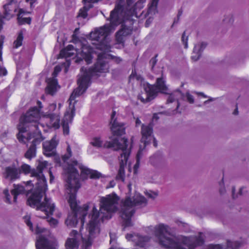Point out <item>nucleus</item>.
<instances>
[{
	"label": "nucleus",
	"instance_id": "1",
	"mask_svg": "<svg viewBox=\"0 0 249 249\" xmlns=\"http://www.w3.org/2000/svg\"><path fill=\"white\" fill-rule=\"evenodd\" d=\"M158 1L159 0H152L149 3L148 16L155 15L157 13ZM132 4V0H118L114 9L110 12V24L96 28L90 33L89 40L94 47H91L87 40H84L77 43L76 47H80V49L74 48L72 45H69L60 51L59 55L61 57H75V62L79 63L85 60L87 64L91 62L93 54L97 53L95 49L102 51L98 53L97 62L93 69L89 70L83 67L81 69V74L77 80L78 87L74 90L70 97L69 106L62 120V125L64 135L69 134V125L71 123L75 115V99L86 90L89 85L90 77L94 75H99L98 73L107 72L109 69L108 60H114L117 63L122 61L120 57L108 53L111 47L107 36L116 26L123 21L126 22L130 19V17L133 16L135 8Z\"/></svg>",
	"mask_w": 249,
	"mask_h": 249
},
{
	"label": "nucleus",
	"instance_id": "2",
	"mask_svg": "<svg viewBox=\"0 0 249 249\" xmlns=\"http://www.w3.org/2000/svg\"><path fill=\"white\" fill-rule=\"evenodd\" d=\"M67 181L69 186L67 193V199L72 212L69 214L65 223L68 227H75L77 223V218L79 217L81 224L83 226L86 218L88 217L89 220L85 231L83 228L80 230L84 245L87 248L91 245L93 239L99 234L101 223L106 219L111 218L112 214L118 211L120 198L115 193L100 197L99 210L94 204L87 216L89 209L88 204H86L78 208L76 195L79 185L77 182L74 180L75 186L71 188L72 182L69 178Z\"/></svg>",
	"mask_w": 249,
	"mask_h": 249
},
{
	"label": "nucleus",
	"instance_id": "3",
	"mask_svg": "<svg viewBox=\"0 0 249 249\" xmlns=\"http://www.w3.org/2000/svg\"><path fill=\"white\" fill-rule=\"evenodd\" d=\"M36 169H32L31 166L26 163H23L20 167V175L23 173L25 175L31 173V176L34 178L36 182L35 183V189L32 191L27 199V204L33 208H36L37 211L44 213V215L40 216L42 218H48L50 215H52L54 210V204L50 198L45 196L44 200L41 201L42 198L45 195L47 190L46 178L43 174V170L50 166L48 162L42 160H37Z\"/></svg>",
	"mask_w": 249,
	"mask_h": 249
},
{
	"label": "nucleus",
	"instance_id": "4",
	"mask_svg": "<svg viewBox=\"0 0 249 249\" xmlns=\"http://www.w3.org/2000/svg\"><path fill=\"white\" fill-rule=\"evenodd\" d=\"M80 154L79 148L71 150L70 146L68 145L66 153L61 158L58 156H55L54 158V162L57 166H62L63 169L64 178L66 181V193H68L69 188L67 179L70 178L71 180V188L74 187V180H76L79 187L80 184L79 180V173L76 167L78 166L81 170V176L83 178H98L100 174L95 170H92L82 164L79 161L75 159L78 157Z\"/></svg>",
	"mask_w": 249,
	"mask_h": 249
},
{
	"label": "nucleus",
	"instance_id": "5",
	"mask_svg": "<svg viewBox=\"0 0 249 249\" xmlns=\"http://www.w3.org/2000/svg\"><path fill=\"white\" fill-rule=\"evenodd\" d=\"M148 229L153 232L161 246L169 249H194L204 242L202 233H200L198 237H176L170 233L169 227L162 223L150 226Z\"/></svg>",
	"mask_w": 249,
	"mask_h": 249
},
{
	"label": "nucleus",
	"instance_id": "6",
	"mask_svg": "<svg viewBox=\"0 0 249 249\" xmlns=\"http://www.w3.org/2000/svg\"><path fill=\"white\" fill-rule=\"evenodd\" d=\"M43 116L41 117L40 110L37 107H31L25 114L22 115L19 120L18 128V133L17 138L20 142H25L31 138V135L36 134L37 131L41 134V127L47 131Z\"/></svg>",
	"mask_w": 249,
	"mask_h": 249
},
{
	"label": "nucleus",
	"instance_id": "7",
	"mask_svg": "<svg viewBox=\"0 0 249 249\" xmlns=\"http://www.w3.org/2000/svg\"><path fill=\"white\" fill-rule=\"evenodd\" d=\"M24 221L30 230L38 234L36 243V249H56V244L55 242L49 240L46 236L49 235L50 231L48 230L42 228L36 225L34 220L31 217L30 214H26L23 217Z\"/></svg>",
	"mask_w": 249,
	"mask_h": 249
},
{
	"label": "nucleus",
	"instance_id": "8",
	"mask_svg": "<svg viewBox=\"0 0 249 249\" xmlns=\"http://www.w3.org/2000/svg\"><path fill=\"white\" fill-rule=\"evenodd\" d=\"M146 202V199L138 193H136L133 198L127 196L121 201V217L125 227L132 225L131 219L135 213L134 207L145 204Z\"/></svg>",
	"mask_w": 249,
	"mask_h": 249
},
{
	"label": "nucleus",
	"instance_id": "9",
	"mask_svg": "<svg viewBox=\"0 0 249 249\" xmlns=\"http://www.w3.org/2000/svg\"><path fill=\"white\" fill-rule=\"evenodd\" d=\"M143 87L144 92L138 96V99L143 103H146L152 100L158 92L168 93V88L165 84L163 77L157 78L155 85H151L143 82Z\"/></svg>",
	"mask_w": 249,
	"mask_h": 249
},
{
	"label": "nucleus",
	"instance_id": "10",
	"mask_svg": "<svg viewBox=\"0 0 249 249\" xmlns=\"http://www.w3.org/2000/svg\"><path fill=\"white\" fill-rule=\"evenodd\" d=\"M61 104H59L58 109H56V104L53 103L48 107V111L43 116L44 121H49L46 124L47 128H53L57 129L60 126V117L58 111L61 107Z\"/></svg>",
	"mask_w": 249,
	"mask_h": 249
},
{
	"label": "nucleus",
	"instance_id": "11",
	"mask_svg": "<svg viewBox=\"0 0 249 249\" xmlns=\"http://www.w3.org/2000/svg\"><path fill=\"white\" fill-rule=\"evenodd\" d=\"M89 144L97 148H110L114 150H119L121 148H123V146L120 144L118 140L104 142L102 137L99 135L93 136L90 140Z\"/></svg>",
	"mask_w": 249,
	"mask_h": 249
},
{
	"label": "nucleus",
	"instance_id": "12",
	"mask_svg": "<svg viewBox=\"0 0 249 249\" xmlns=\"http://www.w3.org/2000/svg\"><path fill=\"white\" fill-rule=\"evenodd\" d=\"M115 116V112H112L111 116V130L113 135L115 136H117L115 139H112L111 141L114 140H118L121 145H124L123 140H125L126 141V143L127 144V149L128 148V141L124 137L120 138V136H121L125 133V127L123 123L118 122L116 120H114V117Z\"/></svg>",
	"mask_w": 249,
	"mask_h": 249
},
{
	"label": "nucleus",
	"instance_id": "13",
	"mask_svg": "<svg viewBox=\"0 0 249 249\" xmlns=\"http://www.w3.org/2000/svg\"><path fill=\"white\" fill-rule=\"evenodd\" d=\"M124 145L123 148H121L120 150H122V153L119 157L120 160V168L118 171V174L117 176V178L124 180V166L126 164L127 160L130 154V149H127L126 141L123 140Z\"/></svg>",
	"mask_w": 249,
	"mask_h": 249
},
{
	"label": "nucleus",
	"instance_id": "14",
	"mask_svg": "<svg viewBox=\"0 0 249 249\" xmlns=\"http://www.w3.org/2000/svg\"><path fill=\"white\" fill-rule=\"evenodd\" d=\"M33 139L32 142V144L30 146V148L27 151V152L25 154V157L29 160H31L32 159L35 158L36 156V146L40 143L44 139L41 134H40V131H38L36 132V134L31 135V138L30 139H28L25 142H22L23 143H26L28 141Z\"/></svg>",
	"mask_w": 249,
	"mask_h": 249
},
{
	"label": "nucleus",
	"instance_id": "15",
	"mask_svg": "<svg viewBox=\"0 0 249 249\" xmlns=\"http://www.w3.org/2000/svg\"><path fill=\"white\" fill-rule=\"evenodd\" d=\"M62 68L60 66H56L54 68L53 73V77L47 79V87L46 89V91L47 93L53 95L59 89V86L58 85L57 81L55 79L58 73L61 71Z\"/></svg>",
	"mask_w": 249,
	"mask_h": 249
},
{
	"label": "nucleus",
	"instance_id": "16",
	"mask_svg": "<svg viewBox=\"0 0 249 249\" xmlns=\"http://www.w3.org/2000/svg\"><path fill=\"white\" fill-rule=\"evenodd\" d=\"M125 237L128 241L134 243L136 247L135 249H145V247L150 240L147 236H142L136 233L127 234Z\"/></svg>",
	"mask_w": 249,
	"mask_h": 249
},
{
	"label": "nucleus",
	"instance_id": "17",
	"mask_svg": "<svg viewBox=\"0 0 249 249\" xmlns=\"http://www.w3.org/2000/svg\"><path fill=\"white\" fill-rule=\"evenodd\" d=\"M152 127L150 124L148 125H142L141 131L142 138L141 142L143 143L144 146H146L147 144H149L153 140L154 146L157 147V142L155 138L152 135Z\"/></svg>",
	"mask_w": 249,
	"mask_h": 249
},
{
	"label": "nucleus",
	"instance_id": "18",
	"mask_svg": "<svg viewBox=\"0 0 249 249\" xmlns=\"http://www.w3.org/2000/svg\"><path fill=\"white\" fill-rule=\"evenodd\" d=\"M34 180H29L26 182H24L23 185H17L14 186V188L11 191V193L14 197V201L16 202L17 199V196L19 194H22L25 193H27V195H29V193L28 192L32 188L33 183L32 182Z\"/></svg>",
	"mask_w": 249,
	"mask_h": 249
},
{
	"label": "nucleus",
	"instance_id": "19",
	"mask_svg": "<svg viewBox=\"0 0 249 249\" xmlns=\"http://www.w3.org/2000/svg\"><path fill=\"white\" fill-rule=\"evenodd\" d=\"M4 175L5 178L10 180H15L19 178L20 171L15 163L5 168Z\"/></svg>",
	"mask_w": 249,
	"mask_h": 249
},
{
	"label": "nucleus",
	"instance_id": "20",
	"mask_svg": "<svg viewBox=\"0 0 249 249\" xmlns=\"http://www.w3.org/2000/svg\"><path fill=\"white\" fill-rule=\"evenodd\" d=\"M58 142V141L56 140L55 136L53 137L51 141L45 142L43 144L44 154L48 157L53 155Z\"/></svg>",
	"mask_w": 249,
	"mask_h": 249
},
{
	"label": "nucleus",
	"instance_id": "21",
	"mask_svg": "<svg viewBox=\"0 0 249 249\" xmlns=\"http://www.w3.org/2000/svg\"><path fill=\"white\" fill-rule=\"evenodd\" d=\"M70 237L67 240L65 246L67 249H77L79 246V234L76 231L73 230L70 234Z\"/></svg>",
	"mask_w": 249,
	"mask_h": 249
},
{
	"label": "nucleus",
	"instance_id": "22",
	"mask_svg": "<svg viewBox=\"0 0 249 249\" xmlns=\"http://www.w3.org/2000/svg\"><path fill=\"white\" fill-rule=\"evenodd\" d=\"M4 16L3 18L9 20L13 18L18 12V8L15 3L11 2L4 6Z\"/></svg>",
	"mask_w": 249,
	"mask_h": 249
},
{
	"label": "nucleus",
	"instance_id": "23",
	"mask_svg": "<svg viewBox=\"0 0 249 249\" xmlns=\"http://www.w3.org/2000/svg\"><path fill=\"white\" fill-rule=\"evenodd\" d=\"M122 29L116 35V41L118 44H122L124 41V37L130 34L132 31L131 27H127L125 25H122Z\"/></svg>",
	"mask_w": 249,
	"mask_h": 249
},
{
	"label": "nucleus",
	"instance_id": "24",
	"mask_svg": "<svg viewBox=\"0 0 249 249\" xmlns=\"http://www.w3.org/2000/svg\"><path fill=\"white\" fill-rule=\"evenodd\" d=\"M99 0H83L84 6L79 10L77 17L78 18H86L87 16V11L92 7V3L97 2Z\"/></svg>",
	"mask_w": 249,
	"mask_h": 249
},
{
	"label": "nucleus",
	"instance_id": "25",
	"mask_svg": "<svg viewBox=\"0 0 249 249\" xmlns=\"http://www.w3.org/2000/svg\"><path fill=\"white\" fill-rule=\"evenodd\" d=\"M206 44L204 42L200 44H196L194 46L193 52L191 56L192 59L194 61L197 60L201 54V52L205 48Z\"/></svg>",
	"mask_w": 249,
	"mask_h": 249
},
{
	"label": "nucleus",
	"instance_id": "26",
	"mask_svg": "<svg viewBox=\"0 0 249 249\" xmlns=\"http://www.w3.org/2000/svg\"><path fill=\"white\" fill-rule=\"evenodd\" d=\"M240 246L239 244L237 242H233L231 241H227V248H232V249H236ZM226 247H224L221 245H210L207 247L206 249H224Z\"/></svg>",
	"mask_w": 249,
	"mask_h": 249
},
{
	"label": "nucleus",
	"instance_id": "27",
	"mask_svg": "<svg viewBox=\"0 0 249 249\" xmlns=\"http://www.w3.org/2000/svg\"><path fill=\"white\" fill-rule=\"evenodd\" d=\"M23 9H20L18 11V20L19 24H23L25 23L30 24L31 18H30L23 17V16L27 14Z\"/></svg>",
	"mask_w": 249,
	"mask_h": 249
},
{
	"label": "nucleus",
	"instance_id": "28",
	"mask_svg": "<svg viewBox=\"0 0 249 249\" xmlns=\"http://www.w3.org/2000/svg\"><path fill=\"white\" fill-rule=\"evenodd\" d=\"M180 97L184 98V95H183L179 91H176L173 94H170L167 99L168 103H172L175 100H177V108L179 107L178 98Z\"/></svg>",
	"mask_w": 249,
	"mask_h": 249
},
{
	"label": "nucleus",
	"instance_id": "29",
	"mask_svg": "<svg viewBox=\"0 0 249 249\" xmlns=\"http://www.w3.org/2000/svg\"><path fill=\"white\" fill-rule=\"evenodd\" d=\"M23 39V30H21L18 32L16 40L14 42V48L17 49L21 46L22 44Z\"/></svg>",
	"mask_w": 249,
	"mask_h": 249
},
{
	"label": "nucleus",
	"instance_id": "30",
	"mask_svg": "<svg viewBox=\"0 0 249 249\" xmlns=\"http://www.w3.org/2000/svg\"><path fill=\"white\" fill-rule=\"evenodd\" d=\"M143 150V148H142V146H140V149L137 154V161L136 163L134 166L133 167V173L135 174H136L138 172V169L140 165V160L141 157V153L142 151Z\"/></svg>",
	"mask_w": 249,
	"mask_h": 249
},
{
	"label": "nucleus",
	"instance_id": "31",
	"mask_svg": "<svg viewBox=\"0 0 249 249\" xmlns=\"http://www.w3.org/2000/svg\"><path fill=\"white\" fill-rule=\"evenodd\" d=\"M134 79H136L137 81L141 82H142V77L140 75H137L135 71H132L129 77V81L130 82Z\"/></svg>",
	"mask_w": 249,
	"mask_h": 249
},
{
	"label": "nucleus",
	"instance_id": "32",
	"mask_svg": "<svg viewBox=\"0 0 249 249\" xmlns=\"http://www.w3.org/2000/svg\"><path fill=\"white\" fill-rule=\"evenodd\" d=\"M185 34H186L185 32H184L183 34V35L182 36L181 40H182L183 44L184 45V48L185 49H187V48H188V43H187L188 36H186Z\"/></svg>",
	"mask_w": 249,
	"mask_h": 249
},
{
	"label": "nucleus",
	"instance_id": "33",
	"mask_svg": "<svg viewBox=\"0 0 249 249\" xmlns=\"http://www.w3.org/2000/svg\"><path fill=\"white\" fill-rule=\"evenodd\" d=\"M48 221L49 223L50 226L53 227H55L58 224L57 220L53 218L48 219Z\"/></svg>",
	"mask_w": 249,
	"mask_h": 249
},
{
	"label": "nucleus",
	"instance_id": "34",
	"mask_svg": "<svg viewBox=\"0 0 249 249\" xmlns=\"http://www.w3.org/2000/svg\"><path fill=\"white\" fill-rule=\"evenodd\" d=\"M145 194L148 197L152 198H154L157 196V193L151 191H146Z\"/></svg>",
	"mask_w": 249,
	"mask_h": 249
},
{
	"label": "nucleus",
	"instance_id": "35",
	"mask_svg": "<svg viewBox=\"0 0 249 249\" xmlns=\"http://www.w3.org/2000/svg\"><path fill=\"white\" fill-rule=\"evenodd\" d=\"M4 39V37L3 36H1L0 39V59H1V58H2V49L3 48Z\"/></svg>",
	"mask_w": 249,
	"mask_h": 249
},
{
	"label": "nucleus",
	"instance_id": "36",
	"mask_svg": "<svg viewBox=\"0 0 249 249\" xmlns=\"http://www.w3.org/2000/svg\"><path fill=\"white\" fill-rule=\"evenodd\" d=\"M3 193L5 195V197H6V201L8 203H11V201H10V196L8 193V190H5L4 191H3Z\"/></svg>",
	"mask_w": 249,
	"mask_h": 249
},
{
	"label": "nucleus",
	"instance_id": "37",
	"mask_svg": "<svg viewBox=\"0 0 249 249\" xmlns=\"http://www.w3.org/2000/svg\"><path fill=\"white\" fill-rule=\"evenodd\" d=\"M186 97L187 98V99L188 101L190 103H194V98H193V96H192L189 93H186Z\"/></svg>",
	"mask_w": 249,
	"mask_h": 249
},
{
	"label": "nucleus",
	"instance_id": "38",
	"mask_svg": "<svg viewBox=\"0 0 249 249\" xmlns=\"http://www.w3.org/2000/svg\"><path fill=\"white\" fill-rule=\"evenodd\" d=\"M49 174H50V183H52L53 181V179H54V177L53 176V174H52V171L51 170L50 167H49Z\"/></svg>",
	"mask_w": 249,
	"mask_h": 249
},
{
	"label": "nucleus",
	"instance_id": "39",
	"mask_svg": "<svg viewBox=\"0 0 249 249\" xmlns=\"http://www.w3.org/2000/svg\"><path fill=\"white\" fill-rule=\"evenodd\" d=\"M110 243H111L112 242H114L115 241V235H113L112 234H110Z\"/></svg>",
	"mask_w": 249,
	"mask_h": 249
},
{
	"label": "nucleus",
	"instance_id": "40",
	"mask_svg": "<svg viewBox=\"0 0 249 249\" xmlns=\"http://www.w3.org/2000/svg\"><path fill=\"white\" fill-rule=\"evenodd\" d=\"M2 18H3V17L2 16H0V31L2 29V25H3V22H2Z\"/></svg>",
	"mask_w": 249,
	"mask_h": 249
},
{
	"label": "nucleus",
	"instance_id": "41",
	"mask_svg": "<svg viewBox=\"0 0 249 249\" xmlns=\"http://www.w3.org/2000/svg\"><path fill=\"white\" fill-rule=\"evenodd\" d=\"M36 0H26L27 2H28L30 3L31 7L33 6L34 3L36 1Z\"/></svg>",
	"mask_w": 249,
	"mask_h": 249
},
{
	"label": "nucleus",
	"instance_id": "42",
	"mask_svg": "<svg viewBox=\"0 0 249 249\" xmlns=\"http://www.w3.org/2000/svg\"><path fill=\"white\" fill-rule=\"evenodd\" d=\"M158 115L159 114H157V113H155L153 115V120H157L158 119Z\"/></svg>",
	"mask_w": 249,
	"mask_h": 249
},
{
	"label": "nucleus",
	"instance_id": "43",
	"mask_svg": "<svg viewBox=\"0 0 249 249\" xmlns=\"http://www.w3.org/2000/svg\"><path fill=\"white\" fill-rule=\"evenodd\" d=\"M115 183L114 181H111L110 182V186L109 187H113L114 186Z\"/></svg>",
	"mask_w": 249,
	"mask_h": 249
},
{
	"label": "nucleus",
	"instance_id": "44",
	"mask_svg": "<svg viewBox=\"0 0 249 249\" xmlns=\"http://www.w3.org/2000/svg\"><path fill=\"white\" fill-rule=\"evenodd\" d=\"M141 122L140 120L139 119H137V120L136 121V125L137 126L138 125H139L141 124Z\"/></svg>",
	"mask_w": 249,
	"mask_h": 249
},
{
	"label": "nucleus",
	"instance_id": "45",
	"mask_svg": "<svg viewBox=\"0 0 249 249\" xmlns=\"http://www.w3.org/2000/svg\"><path fill=\"white\" fill-rule=\"evenodd\" d=\"M196 94H197L198 95H201L204 98H206V96L203 93H201V92H196Z\"/></svg>",
	"mask_w": 249,
	"mask_h": 249
},
{
	"label": "nucleus",
	"instance_id": "46",
	"mask_svg": "<svg viewBox=\"0 0 249 249\" xmlns=\"http://www.w3.org/2000/svg\"><path fill=\"white\" fill-rule=\"evenodd\" d=\"M142 1H143V0H140L139 1H138V2L136 4L135 6H136V7H137L139 4H140L142 3Z\"/></svg>",
	"mask_w": 249,
	"mask_h": 249
},
{
	"label": "nucleus",
	"instance_id": "47",
	"mask_svg": "<svg viewBox=\"0 0 249 249\" xmlns=\"http://www.w3.org/2000/svg\"><path fill=\"white\" fill-rule=\"evenodd\" d=\"M156 62V61L155 58L152 59L150 61V63H153V64H155Z\"/></svg>",
	"mask_w": 249,
	"mask_h": 249
},
{
	"label": "nucleus",
	"instance_id": "48",
	"mask_svg": "<svg viewBox=\"0 0 249 249\" xmlns=\"http://www.w3.org/2000/svg\"><path fill=\"white\" fill-rule=\"evenodd\" d=\"M237 113H238L237 108H236V109L233 112V114L236 115V114H237Z\"/></svg>",
	"mask_w": 249,
	"mask_h": 249
},
{
	"label": "nucleus",
	"instance_id": "49",
	"mask_svg": "<svg viewBox=\"0 0 249 249\" xmlns=\"http://www.w3.org/2000/svg\"><path fill=\"white\" fill-rule=\"evenodd\" d=\"M67 64V66L68 67H69L70 65V62L68 60H67V64Z\"/></svg>",
	"mask_w": 249,
	"mask_h": 249
},
{
	"label": "nucleus",
	"instance_id": "50",
	"mask_svg": "<svg viewBox=\"0 0 249 249\" xmlns=\"http://www.w3.org/2000/svg\"><path fill=\"white\" fill-rule=\"evenodd\" d=\"M37 104L39 106V107L41 108L42 107L40 106V105L41 104V102L40 101H38L37 102Z\"/></svg>",
	"mask_w": 249,
	"mask_h": 249
},
{
	"label": "nucleus",
	"instance_id": "51",
	"mask_svg": "<svg viewBox=\"0 0 249 249\" xmlns=\"http://www.w3.org/2000/svg\"><path fill=\"white\" fill-rule=\"evenodd\" d=\"M232 192L233 197H234V192H235V188H232Z\"/></svg>",
	"mask_w": 249,
	"mask_h": 249
},
{
	"label": "nucleus",
	"instance_id": "52",
	"mask_svg": "<svg viewBox=\"0 0 249 249\" xmlns=\"http://www.w3.org/2000/svg\"><path fill=\"white\" fill-rule=\"evenodd\" d=\"M150 17H149V18L146 20V24H147L148 22H150Z\"/></svg>",
	"mask_w": 249,
	"mask_h": 249
},
{
	"label": "nucleus",
	"instance_id": "53",
	"mask_svg": "<svg viewBox=\"0 0 249 249\" xmlns=\"http://www.w3.org/2000/svg\"><path fill=\"white\" fill-rule=\"evenodd\" d=\"M109 249H112L111 248Z\"/></svg>",
	"mask_w": 249,
	"mask_h": 249
}]
</instances>
